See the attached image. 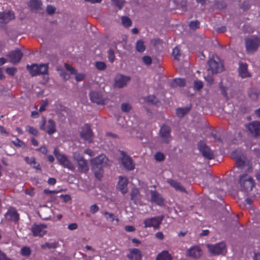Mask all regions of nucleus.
I'll return each instance as SVG.
<instances>
[{"mask_svg": "<svg viewBox=\"0 0 260 260\" xmlns=\"http://www.w3.org/2000/svg\"><path fill=\"white\" fill-rule=\"evenodd\" d=\"M207 68L209 74H217L224 70L222 61L216 55H213L208 60Z\"/></svg>", "mask_w": 260, "mask_h": 260, "instance_id": "nucleus-1", "label": "nucleus"}, {"mask_svg": "<svg viewBox=\"0 0 260 260\" xmlns=\"http://www.w3.org/2000/svg\"><path fill=\"white\" fill-rule=\"evenodd\" d=\"M107 158L105 155H99L95 158L91 159L92 169L93 170L96 178L100 179L102 177L101 168L107 164Z\"/></svg>", "mask_w": 260, "mask_h": 260, "instance_id": "nucleus-2", "label": "nucleus"}, {"mask_svg": "<svg viewBox=\"0 0 260 260\" xmlns=\"http://www.w3.org/2000/svg\"><path fill=\"white\" fill-rule=\"evenodd\" d=\"M239 184L240 189L242 191L246 192H248L252 190L254 186L253 179L248 174H243L240 176Z\"/></svg>", "mask_w": 260, "mask_h": 260, "instance_id": "nucleus-3", "label": "nucleus"}, {"mask_svg": "<svg viewBox=\"0 0 260 260\" xmlns=\"http://www.w3.org/2000/svg\"><path fill=\"white\" fill-rule=\"evenodd\" d=\"M246 49L248 53H253L260 47V36H252L245 40Z\"/></svg>", "mask_w": 260, "mask_h": 260, "instance_id": "nucleus-4", "label": "nucleus"}, {"mask_svg": "<svg viewBox=\"0 0 260 260\" xmlns=\"http://www.w3.org/2000/svg\"><path fill=\"white\" fill-rule=\"evenodd\" d=\"M53 153L61 166L71 171H74L75 170V165L70 161L67 156L59 153L56 148L54 149Z\"/></svg>", "mask_w": 260, "mask_h": 260, "instance_id": "nucleus-5", "label": "nucleus"}, {"mask_svg": "<svg viewBox=\"0 0 260 260\" xmlns=\"http://www.w3.org/2000/svg\"><path fill=\"white\" fill-rule=\"evenodd\" d=\"M27 70L32 76H37L40 74H46L48 73V66L47 63L33 64L31 66H27Z\"/></svg>", "mask_w": 260, "mask_h": 260, "instance_id": "nucleus-6", "label": "nucleus"}, {"mask_svg": "<svg viewBox=\"0 0 260 260\" xmlns=\"http://www.w3.org/2000/svg\"><path fill=\"white\" fill-rule=\"evenodd\" d=\"M207 247L212 255L224 254L226 252L225 244L223 242L215 244H207Z\"/></svg>", "mask_w": 260, "mask_h": 260, "instance_id": "nucleus-7", "label": "nucleus"}, {"mask_svg": "<svg viewBox=\"0 0 260 260\" xmlns=\"http://www.w3.org/2000/svg\"><path fill=\"white\" fill-rule=\"evenodd\" d=\"M248 133L251 136L260 137V122L257 121L251 122L246 126Z\"/></svg>", "mask_w": 260, "mask_h": 260, "instance_id": "nucleus-8", "label": "nucleus"}, {"mask_svg": "<svg viewBox=\"0 0 260 260\" xmlns=\"http://www.w3.org/2000/svg\"><path fill=\"white\" fill-rule=\"evenodd\" d=\"M30 231L34 236L42 237L47 233V225L45 224H34Z\"/></svg>", "mask_w": 260, "mask_h": 260, "instance_id": "nucleus-9", "label": "nucleus"}, {"mask_svg": "<svg viewBox=\"0 0 260 260\" xmlns=\"http://www.w3.org/2000/svg\"><path fill=\"white\" fill-rule=\"evenodd\" d=\"M162 217L159 216L146 218L144 220V228H153L157 229L161 223Z\"/></svg>", "mask_w": 260, "mask_h": 260, "instance_id": "nucleus-10", "label": "nucleus"}, {"mask_svg": "<svg viewBox=\"0 0 260 260\" xmlns=\"http://www.w3.org/2000/svg\"><path fill=\"white\" fill-rule=\"evenodd\" d=\"M43 123L40 126V128L47 132V133L51 135L56 132V127L55 122L52 120L49 119L47 122L45 119L43 118Z\"/></svg>", "mask_w": 260, "mask_h": 260, "instance_id": "nucleus-11", "label": "nucleus"}, {"mask_svg": "<svg viewBox=\"0 0 260 260\" xmlns=\"http://www.w3.org/2000/svg\"><path fill=\"white\" fill-rule=\"evenodd\" d=\"M131 78L122 74H117L114 80V86L119 88L125 86L129 82Z\"/></svg>", "mask_w": 260, "mask_h": 260, "instance_id": "nucleus-12", "label": "nucleus"}, {"mask_svg": "<svg viewBox=\"0 0 260 260\" xmlns=\"http://www.w3.org/2000/svg\"><path fill=\"white\" fill-rule=\"evenodd\" d=\"M80 136L85 141L91 143L93 140V133L89 125L85 124L80 132Z\"/></svg>", "mask_w": 260, "mask_h": 260, "instance_id": "nucleus-13", "label": "nucleus"}, {"mask_svg": "<svg viewBox=\"0 0 260 260\" xmlns=\"http://www.w3.org/2000/svg\"><path fill=\"white\" fill-rule=\"evenodd\" d=\"M122 157L120 161L123 167L128 170H132L135 168V165L133 163L131 157L125 154L123 152L121 153Z\"/></svg>", "mask_w": 260, "mask_h": 260, "instance_id": "nucleus-14", "label": "nucleus"}, {"mask_svg": "<svg viewBox=\"0 0 260 260\" xmlns=\"http://www.w3.org/2000/svg\"><path fill=\"white\" fill-rule=\"evenodd\" d=\"M170 133V128L169 126L165 125L161 127L159 131V136L162 142L168 143L171 140Z\"/></svg>", "mask_w": 260, "mask_h": 260, "instance_id": "nucleus-15", "label": "nucleus"}, {"mask_svg": "<svg viewBox=\"0 0 260 260\" xmlns=\"http://www.w3.org/2000/svg\"><path fill=\"white\" fill-rule=\"evenodd\" d=\"M202 254L201 248L198 246L190 247L186 251V255L194 258H199Z\"/></svg>", "mask_w": 260, "mask_h": 260, "instance_id": "nucleus-16", "label": "nucleus"}, {"mask_svg": "<svg viewBox=\"0 0 260 260\" xmlns=\"http://www.w3.org/2000/svg\"><path fill=\"white\" fill-rule=\"evenodd\" d=\"M232 156L236 159V165L239 168H244L247 166L248 169H249V163L246 160V158L243 155H237L236 152L232 153Z\"/></svg>", "mask_w": 260, "mask_h": 260, "instance_id": "nucleus-17", "label": "nucleus"}, {"mask_svg": "<svg viewBox=\"0 0 260 260\" xmlns=\"http://www.w3.org/2000/svg\"><path fill=\"white\" fill-rule=\"evenodd\" d=\"M23 55L22 53L19 49H16L13 51L11 52L8 56L9 58L10 61L15 64L18 63L21 60Z\"/></svg>", "mask_w": 260, "mask_h": 260, "instance_id": "nucleus-18", "label": "nucleus"}, {"mask_svg": "<svg viewBox=\"0 0 260 260\" xmlns=\"http://www.w3.org/2000/svg\"><path fill=\"white\" fill-rule=\"evenodd\" d=\"M127 185L128 179L125 177L120 176L117 187L123 194H125L128 191Z\"/></svg>", "mask_w": 260, "mask_h": 260, "instance_id": "nucleus-19", "label": "nucleus"}, {"mask_svg": "<svg viewBox=\"0 0 260 260\" xmlns=\"http://www.w3.org/2000/svg\"><path fill=\"white\" fill-rule=\"evenodd\" d=\"M199 149L205 158L208 159H211L213 158V152L206 145L204 144H199Z\"/></svg>", "mask_w": 260, "mask_h": 260, "instance_id": "nucleus-20", "label": "nucleus"}, {"mask_svg": "<svg viewBox=\"0 0 260 260\" xmlns=\"http://www.w3.org/2000/svg\"><path fill=\"white\" fill-rule=\"evenodd\" d=\"M89 95L92 102L100 105L105 104V99L101 93L97 91H92Z\"/></svg>", "mask_w": 260, "mask_h": 260, "instance_id": "nucleus-21", "label": "nucleus"}, {"mask_svg": "<svg viewBox=\"0 0 260 260\" xmlns=\"http://www.w3.org/2000/svg\"><path fill=\"white\" fill-rule=\"evenodd\" d=\"M15 18L14 14L12 11L0 13V22L1 23H7Z\"/></svg>", "mask_w": 260, "mask_h": 260, "instance_id": "nucleus-22", "label": "nucleus"}, {"mask_svg": "<svg viewBox=\"0 0 260 260\" xmlns=\"http://www.w3.org/2000/svg\"><path fill=\"white\" fill-rule=\"evenodd\" d=\"M5 218L8 221L16 222L19 219V215L14 208H11L6 213Z\"/></svg>", "mask_w": 260, "mask_h": 260, "instance_id": "nucleus-23", "label": "nucleus"}, {"mask_svg": "<svg viewBox=\"0 0 260 260\" xmlns=\"http://www.w3.org/2000/svg\"><path fill=\"white\" fill-rule=\"evenodd\" d=\"M151 200L159 206H161L164 204V198L155 190L151 191Z\"/></svg>", "mask_w": 260, "mask_h": 260, "instance_id": "nucleus-24", "label": "nucleus"}, {"mask_svg": "<svg viewBox=\"0 0 260 260\" xmlns=\"http://www.w3.org/2000/svg\"><path fill=\"white\" fill-rule=\"evenodd\" d=\"M66 69L69 71L71 74L75 75V79L77 81H82L85 77V75L83 73L78 74L77 71L68 64H65L64 65Z\"/></svg>", "mask_w": 260, "mask_h": 260, "instance_id": "nucleus-25", "label": "nucleus"}, {"mask_svg": "<svg viewBox=\"0 0 260 260\" xmlns=\"http://www.w3.org/2000/svg\"><path fill=\"white\" fill-rule=\"evenodd\" d=\"M102 215L105 217L106 220L108 222L117 224L119 222V219L116 215L111 212H109L106 211L102 212Z\"/></svg>", "mask_w": 260, "mask_h": 260, "instance_id": "nucleus-26", "label": "nucleus"}, {"mask_svg": "<svg viewBox=\"0 0 260 260\" xmlns=\"http://www.w3.org/2000/svg\"><path fill=\"white\" fill-rule=\"evenodd\" d=\"M28 5L31 9L35 11L41 10L42 3L41 0H29Z\"/></svg>", "mask_w": 260, "mask_h": 260, "instance_id": "nucleus-27", "label": "nucleus"}, {"mask_svg": "<svg viewBox=\"0 0 260 260\" xmlns=\"http://www.w3.org/2000/svg\"><path fill=\"white\" fill-rule=\"evenodd\" d=\"M239 74L240 76L243 78L249 76L246 64L243 63H239Z\"/></svg>", "mask_w": 260, "mask_h": 260, "instance_id": "nucleus-28", "label": "nucleus"}, {"mask_svg": "<svg viewBox=\"0 0 260 260\" xmlns=\"http://www.w3.org/2000/svg\"><path fill=\"white\" fill-rule=\"evenodd\" d=\"M78 164V170L82 173H85L88 171V166L87 161L83 158L77 161Z\"/></svg>", "mask_w": 260, "mask_h": 260, "instance_id": "nucleus-29", "label": "nucleus"}, {"mask_svg": "<svg viewBox=\"0 0 260 260\" xmlns=\"http://www.w3.org/2000/svg\"><path fill=\"white\" fill-rule=\"evenodd\" d=\"M128 257L131 259L140 260L141 258V253L139 249L134 248L130 250Z\"/></svg>", "mask_w": 260, "mask_h": 260, "instance_id": "nucleus-30", "label": "nucleus"}, {"mask_svg": "<svg viewBox=\"0 0 260 260\" xmlns=\"http://www.w3.org/2000/svg\"><path fill=\"white\" fill-rule=\"evenodd\" d=\"M167 182L176 190L180 191H184L185 189L180 184L176 181L173 179H168Z\"/></svg>", "mask_w": 260, "mask_h": 260, "instance_id": "nucleus-31", "label": "nucleus"}, {"mask_svg": "<svg viewBox=\"0 0 260 260\" xmlns=\"http://www.w3.org/2000/svg\"><path fill=\"white\" fill-rule=\"evenodd\" d=\"M25 161L32 166L33 168L37 170H40V164L36 161L35 158L33 157H26L25 158Z\"/></svg>", "mask_w": 260, "mask_h": 260, "instance_id": "nucleus-32", "label": "nucleus"}, {"mask_svg": "<svg viewBox=\"0 0 260 260\" xmlns=\"http://www.w3.org/2000/svg\"><path fill=\"white\" fill-rule=\"evenodd\" d=\"M136 50L140 53L143 52L146 49L144 42L142 40H138L136 44Z\"/></svg>", "mask_w": 260, "mask_h": 260, "instance_id": "nucleus-33", "label": "nucleus"}, {"mask_svg": "<svg viewBox=\"0 0 260 260\" xmlns=\"http://www.w3.org/2000/svg\"><path fill=\"white\" fill-rule=\"evenodd\" d=\"M189 111L190 108L188 107L179 108L176 109V114L179 117H182Z\"/></svg>", "mask_w": 260, "mask_h": 260, "instance_id": "nucleus-34", "label": "nucleus"}, {"mask_svg": "<svg viewBox=\"0 0 260 260\" xmlns=\"http://www.w3.org/2000/svg\"><path fill=\"white\" fill-rule=\"evenodd\" d=\"M156 260H171V256L168 251H164L157 255Z\"/></svg>", "mask_w": 260, "mask_h": 260, "instance_id": "nucleus-35", "label": "nucleus"}, {"mask_svg": "<svg viewBox=\"0 0 260 260\" xmlns=\"http://www.w3.org/2000/svg\"><path fill=\"white\" fill-rule=\"evenodd\" d=\"M144 100L145 102L152 105H157L158 102L157 98L153 95H149L147 97H145Z\"/></svg>", "mask_w": 260, "mask_h": 260, "instance_id": "nucleus-36", "label": "nucleus"}, {"mask_svg": "<svg viewBox=\"0 0 260 260\" xmlns=\"http://www.w3.org/2000/svg\"><path fill=\"white\" fill-rule=\"evenodd\" d=\"M122 23L125 27H129L132 25L131 20L126 16L121 18Z\"/></svg>", "mask_w": 260, "mask_h": 260, "instance_id": "nucleus-37", "label": "nucleus"}, {"mask_svg": "<svg viewBox=\"0 0 260 260\" xmlns=\"http://www.w3.org/2000/svg\"><path fill=\"white\" fill-rule=\"evenodd\" d=\"M95 67L96 68L100 71H103L106 69V65L104 62L96 61L95 62Z\"/></svg>", "mask_w": 260, "mask_h": 260, "instance_id": "nucleus-38", "label": "nucleus"}, {"mask_svg": "<svg viewBox=\"0 0 260 260\" xmlns=\"http://www.w3.org/2000/svg\"><path fill=\"white\" fill-rule=\"evenodd\" d=\"M175 85L183 87L185 85V80L181 78L175 79L173 81V85L175 86Z\"/></svg>", "mask_w": 260, "mask_h": 260, "instance_id": "nucleus-39", "label": "nucleus"}, {"mask_svg": "<svg viewBox=\"0 0 260 260\" xmlns=\"http://www.w3.org/2000/svg\"><path fill=\"white\" fill-rule=\"evenodd\" d=\"M172 54L175 59H178L180 55V49L177 47H175L173 49Z\"/></svg>", "mask_w": 260, "mask_h": 260, "instance_id": "nucleus-40", "label": "nucleus"}, {"mask_svg": "<svg viewBox=\"0 0 260 260\" xmlns=\"http://www.w3.org/2000/svg\"><path fill=\"white\" fill-rule=\"evenodd\" d=\"M13 144L18 147H25L24 143L21 141L20 139L16 138L14 141H13Z\"/></svg>", "mask_w": 260, "mask_h": 260, "instance_id": "nucleus-41", "label": "nucleus"}, {"mask_svg": "<svg viewBox=\"0 0 260 260\" xmlns=\"http://www.w3.org/2000/svg\"><path fill=\"white\" fill-rule=\"evenodd\" d=\"M26 131L33 135H37L38 134V131L36 128L29 125L26 126Z\"/></svg>", "mask_w": 260, "mask_h": 260, "instance_id": "nucleus-42", "label": "nucleus"}, {"mask_svg": "<svg viewBox=\"0 0 260 260\" xmlns=\"http://www.w3.org/2000/svg\"><path fill=\"white\" fill-rule=\"evenodd\" d=\"M189 25L191 29L195 30L199 27L200 23L198 21H191Z\"/></svg>", "mask_w": 260, "mask_h": 260, "instance_id": "nucleus-43", "label": "nucleus"}, {"mask_svg": "<svg viewBox=\"0 0 260 260\" xmlns=\"http://www.w3.org/2000/svg\"><path fill=\"white\" fill-rule=\"evenodd\" d=\"M21 254L24 256H28L30 254V250L27 247H23L21 251Z\"/></svg>", "mask_w": 260, "mask_h": 260, "instance_id": "nucleus-44", "label": "nucleus"}, {"mask_svg": "<svg viewBox=\"0 0 260 260\" xmlns=\"http://www.w3.org/2000/svg\"><path fill=\"white\" fill-rule=\"evenodd\" d=\"M142 59L144 63L147 66L150 65L152 63L151 58L149 56H144Z\"/></svg>", "mask_w": 260, "mask_h": 260, "instance_id": "nucleus-45", "label": "nucleus"}, {"mask_svg": "<svg viewBox=\"0 0 260 260\" xmlns=\"http://www.w3.org/2000/svg\"><path fill=\"white\" fill-rule=\"evenodd\" d=\"M203 86V84L201 81L197 80L194 82V88L196 90L201 89Z\"/></svg>", "mask_w": 260, "mask_h": 260, "instance_id": "nucleus-46", "label": "nucleus"}, {"mask_svg": "<svg viewBox=\"0 0 260 260\" xmlns=\"http://www.w3.org/2000/svg\"><path fill=\"white\" fill-rule=\"evenodd\" d=\"M155 159L159 161L163 160L165 158V156L163 153L161 152H157L155 154Z\"/></svg>", "mask_w": 260, "mask_h": 260, "instance_id": "nucleus-47", "label": "nucleus"}, {"mask_svg": "<svg viewBox=\"0 0 260 260\" xmlns=\"http://www.w3.org/2000/svg\"><path fill=\"white\" fill-rule=\"evenodd\" d=\"M55 8L54 6L52 5H49L47 7L46 12L48 14L51 15L55 12Z\"/></svg>", "mask_w": 260, "mask_h": 260, "instance_id": "nucleus-48", "label": "nucleus"}, {"mask_svg": "<svg viewBox=\"0 0 260 260\" xmlns=\"http://www.w3.org/2000/svg\"><path fill=\"white\" fill-rule=\"evenodd\" d=\"M131 106L127 103H123L121 105V110L123 112H128L131 110Z\"/></svg>", "mask_w": 260, "mask_h": 260, "instance_id": "nucleus-49", "label": "nucleus"}, {"mask_svg": "<svg viewBox=\"0 0 260 260\" xmlns=\"http://www.w3.org/2000/svg\"><path fill=\"white\" fill-rule=\"evenodd\" d=\"M108 59H109V61L111 62H113V61L114 60V59H115V55H114V51L110 49L108 51Z\"/></svg>", "mask_w": 260, "mask_h": 260, "instance_id": "nucleus-50", "label": "nucleus"}, {"mask_svg": "<svg viewBox=\"0 0 260 260\" xmlns=\"http://www.w3.org/2000/svg\"><path fill=\"white\" fill-rule=\"evenodd\" d=\"M48 102L47 100H45L42 102V103L40 107L39 111L42 112L45 110L46 107L48 105Z\"/></svg>", "mask_w": 260, "mask_h": 260, "instance_id": "nucleus-51", "label": "nucleus"}, {"mask_svg": "<svg viewBox=\"0 0 260 260\" xmlns=\"http://www.w3.org/2000/svg\"><path fill=\"white\" fill-rule=\"evenodd\" d=\"M16 72V69L14 67L7 68L6 70V73L11 76L14 75Z\"/></svg>", "mask_w": 260, "mask_h": 260, "instance_id": "nucleus-52", "label": "nucleus"}, {"mask_svg": "<svg viewBox=\"0 0 260 260\" xmlns=\"http://www.w3.org/2000/svg\"><path fill=\"white\" fill-rule=\"evenodd\" d=\"M73 157L74 159L76 160L77 161L83 158L82 155H81L79 152H75L73 153Z\"/></svg>", "mask_w": 260, "mask_h": 260, "instance_id": "nucleus-53", "label": "nucleus"}, {"mask_svg": "<svg viewBox=\"0 0 260 260\" xmlns=\"http://www.w3.org/2000/svg\"><path fill=\"white\" fill-rule=\"evenodd\" d=\"M113 2L119 9H121L123 5V2L122 0H113Z\"/></svg>", "mask_w": 260, "mask_h": 260, "instance_id": "nucleus-54", "label": "nucleus"}, {"mask_svg": "<svg viewBox=\"0 0 260 260\" xmlns=\"http://www.w3.org/2000/svg\"><path fill=\"white\" fill-rule=\"evenodd\" d=\"M99 210V207L95 204L91 205L90 207V211L93 214L98 212Z\"/></svg>", "mask_w": 260, "mask_h": 260, "instance_id": "nucleus-55", "label": "nucleus"}, {"mask_svg": "<svg viewBox=\"0 0 260 260\" xmlns=\"http://www.w3.org/2000/svg\"><path fill=\"white\" fill-rule=\"evenodd\" d=\"M139 193V190L137 188H133L132 190V192H131V198L132 200H133L134 199V198L135 197L137 196V195Z\"/></svg>", "mask_w": 260, "mask_h": 260, "instance_id": "nucleus-56", "label": "nucleus"}, {"mask_svg": "<svg viewBox=\"0 0 260 260\" xmlns=\"http://www.w3.org/2000/svg\"><path fill=\"white\" fill-rule=\"evenodd\" d=\"M78 228V225L76 223H73L68 225V228L71 231L76 230Z\"/></svg>", "mask_w": 260, "mask_h": 260, "instance_id": "nucleus-57", "label": "nucleus"}, {"mask_svg": "<svg viewBox=\"0 0 260 260\" xmlns=\"http://www.w3.org/2000/svg\"><path fill=\"white\" fill-rule=\"evenodd\" d=\"M125 230L128 232H132L135 231V228L132 225H126L125 226Z\"/></svg>", "mask_w": 260, "mask_h": 260, "instance_id": "nucleus-58", "label": "nucleus"}, {"mask_svg": "<svg viewBox=\"0 0 260 260\" xmlns=\"http://www.w3.org/2000/svg\"><path fill=\"white\" fill-rule=\"evenodd\" d=\"M44 192L46 194H51V193H54V194L57 193L58 192H59V191H56V190H50L49 189H45L44 190Z\"/></svg>", "mask_w": 260, "mask_h": 260, "instance_id": "nucleus-59", "label": "nucleus"}, {"mask_svg": "<svg viewBox=\"0 0 260 260\" xmlns=\"http://www.w3.org/2000/svg\"><path fill=\"white\" fill-rule=\"evenodd\" d=\"M47 182L49 184L54 185L56 183V179L54 178H50L48 179Z\"/></svg>", "mask_w": 260, "mask_h": 260, "instance_id": "nucleus-60", "label": "nucleus"}, {"mask_svg": "<svg viewBox=\"0 0 260 260\" xmlns=\"http://www.w3.org/2000/svg\"><path fill=\"white\" fill-rule=\"evenodd\" d=\"M156 237L159 240H162L164 239V235L162 233L159 232L156 233Z\"/></svg>", "mask_w": 260, "mask_h": 260, "instance_id": "nucleus-61", "label": "nucleus"}, {"mask_svg": "<svg viewBox=\"0 0 260 260\" xmlns=\"http://www.w3.org/2000/svg\"><path fill=\"white\" fill-rule=\"evenodd\" d=\"M85 153L88 155L90 156H93L94 155V152L92 151V150L88 149L85 151Z\"/></svg>", "mask_w": 260, "mask_h": 260, "instance_id": "nucleus-62", "label": "nucleus"}, {"mask_svg": "<svg viewBox=\"0 0 260 260\" xmlns=\"http://www.w3.org/2000/svg\"><path fill=\"white\" fill-rule=\"evenodd\" d=\"M39 150L43 154H46L47 152V149L46 148V147L45 146H42V147H41L39 149Z\"/></svg>", "mask_w": 260, "mask_h": 260, "instance_id": "nucleus-63", "label": "nucleus"}, {"mask_svg": "<svg viewBox=\"0 0 260 260\" xmlns=\"http://www.w3.org/2000/svg\"><path fill=\"white\" fill-rule=\"evenodd\" d=\"M253 260H260V253H255L253 257Z\"/></svg>", "mask_w": 260, "mask_h": 260, "instance_id": "nucleus-64", "label": "nucleus"}]
</instances>
